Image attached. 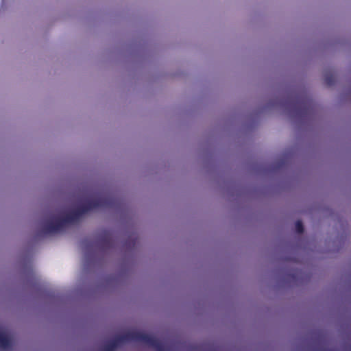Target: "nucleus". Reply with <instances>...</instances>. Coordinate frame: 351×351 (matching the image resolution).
Here are the masks:
<instances>
[{"label": "nucleus", "instance_id": "obj_1", "mask_svg": "<svg viewBox=\"0 0 351 351\" xmlns=\"http://www.w3.org/2000/svg\"><path fill=\"white\" fill-rule=\"evenodd\" d=\"M117 200L110 196L104 195L88 199L75 209L66 213L64 217H51L43 225L44 234H52L62 231L67 224L74 223L88 212L99 208H113L117 205Z\"/></svg>", "mask_w": 351, "mask_h": 351}, {"label": "nucleus", "instance_id": "obj_12", "mask_svg": "<svg viewBox=\"0 0 351 351\" xmlns=\"http://www.w3.org/2000/svg\"><path fill=\"white\" fill-rule=\"evenodd\" d=\"M242 145H244V140H242Z\"/></svg>", "mask_w": 351, "mask_h": 351}, {"label": "nucleus", "instance_id": "obj_4", "mask_svg": "<svg viewBox=\"0 0 351 351\" xmlns=\"http://www.w3.org/2000/svg\"><path fill=\"white\" fill-rule=\"evenodd\" d=\"M11 346V340L7 335L0 329V348L7 349Z\"/></svg>", "mask_w": 351, "mask_h": 351}, {"label": "nucleus", "instance_id": "obj_8", "mask_svg": "<svg viewBox=\"0 0 351 351\" xmlns=\"http://www.w3.org/2000/svg\"><path fill=\"white\" fill-rule=\"evenodd\" d=\"M101 241L107 243L109 245H111L112 243V239L108 235L105 236Z\"/></svg>", "mask_w": 351, "mask_h": 351}, {"label": "nucleus", "instance_id": "obj_13", "mask_svg": "<svg viewBox=\"0 0 351 351\" xmlns=\"http://www.w3.org/2000/svg\"><path fill=\"white\" fill-rule=\"evenodd\" d=\"M242 125H243V127L244 126V123H242Z\"/></svg>", "mask_w": 351, "mask_h": 351}, {"label": "nucleus", "instance_id": "obj_6", "mask_svg": "<svg viewBox=\"0 0 351 351\" xmlns=\"http://www.w3.org/2000/svg\"><path fill=\"white\" fill-rule=\"evenodd\" d=\"M298 107L300 108H303L304 110L305 111V112H308L309 111V106H308V102L307 101H305V100H302L301 101H299L297 103Z\"/></svg>", "mask_w": 351, "mask_h": 351}, {"label": "nucleus", "instance_id": "obj_10", "mask_svg": "<svg viewBox=\"0 0 351 351\" xmlns=\"http://www.w3.org/2000/svg\"><path fill=\"white\" fill-rule=\"evenodd\" d=\"M242 145H244V140H242Z\"/></svg>", "mask_w": 351, "mask_h": 351}, {"label": "nucleus", "instance_id": "obj_3", "mask_svg": "<svg viewBox=\"0 0 351 351\" xmlns=\"http://www.w3.org/2000/svg\"><path fill=\"white\" fill-rule=\"evenodd\" d=\"M136 342L144 343L157 351H165L164 346L158 339L144 332L137 331Z\"/></svg>", "mask_w": 351, "mask_h": 351}, {"label": "nucleus", "instance_id": "obj_2", "mask_svg": "<svg viewBox=\"0 0 351 351\" xmlns=\"http://www.w3.org/2000/svg\"><path fill=\"white\" fill-rule=\"evenodd\" d=\"M137 331L127 332L123 335H117L112 339L110 340L104 346L103 351H114L119 346L128 343L136 342Z\"/></svg>", "mask_w": 351, "mask_h": 351}, {"label": "nucleus", "instance_id": "obj_11", "mask_svg": "<svg viewBox=\"0 0 351 351\" xmlns=\"http://www.w3.org/2000/svg\"><path fill=\"white\" fill-rule=\"evenodd\" d=\"M242 145H244V140H242Z\"/></svg>", "mask_w": 351, "mask_h": 351}, {"label": "nucleus", "instance_id": "obj_7", "mask_svg": "<svg viewBox=\"0 0 351 351\" xmlns=\"http://www.w3.org/2000/svg\"><path fill=\"white\" fill-rule=\"evenodd\" d=\"M295 232L298 234H302L304 232V226L300 220H298L295 224Z\"/></svg>", "mask_w": 351, "mask_h": 351}, {"label": "nucleus", "instance_id": "obj_5", "mask_svg": "<svg viewBox=\"0 0 351 351\" xmlns=\"http://www.w3.org/2000/svg\"><path fill=\"white\" fill-rule=\"evenodd\" d=\"M324 81L327 86H330L335 84V77L332 73H327L325 75Z\"/></svg>", "mask_w": 351, "mask_h": 351}, {"label": "nucleus", "instance_id": "obj_9", "mask_svg": "<svg viewBox=\"0 0 351 351\" xmlns=\"http://www.w3.org/2000/svg\"><path fill=\"white\" fill-rule=\"evenodd\" d=\"M203 347H204V345H202V344L195 345V346H193V349L195 351L196 350L199 351V350H202L203 348Z\"/></svg>", "mask_w": 351, "mask_h": 351}]
</instances>
